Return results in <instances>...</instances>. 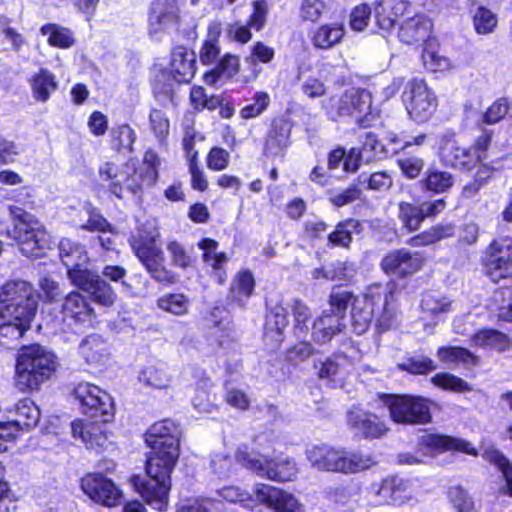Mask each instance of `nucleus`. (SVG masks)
<instances>
[{
    "mask_svg": "<svg viewBox=\"0 0 512 512\" xmlns=\"http://www.w3.org/2000/svg\"><path fill=\"white\" fill-rule=\"evenodd\" d=\"M179 427L169 419L154 423L146 434V443L152 449L146 465L148 479L133 476L135 490L147 504L158 511L168 505L171 487L170 475L179 457Z\"/></svg>",
    "mask_w": 512,
    "mask_h": 512,
    "instance_id": "f257e3e1",
    "label": "nucleus"
},
{
    "mask_svg": "<svg viewBox=\"0 0 512 512\" xmlns=\"http://www.w3.org/2000/svg\"><path fill=\"white\" fill-rule=\"evenodd\" d=\"M38 307V295L26 281L12 280L0 289V335L20 339L30 328Z\"/></svg>",
    "mask_w": 512,
    "mask_h": 512,
    "instance_id": "f03ea898",
    "label": "nucleus"
},
{
    "mask_svg": "<svg viewBox=\"0 0 512 512\" xmlns=\"http://www.w3.org/2000/svg\"><path fill=\"white\" fill-rule=\"evenodd\" d=\"M160 159L152 151L144 154L143 165L136 168L127 162L121 167L113 162H105L99 166L98 176L103 187L107 188L117 198H122L124 191L133 194L141 191L144 186H152L158 178Z\"/></svg>",
    "mask_w": 512,
    "mask_h": 512,
    "instance_id": "7ed1b4c3",
    "label": "nucleus"
},
{
    "mask_svg": "<svg viewBox=\"0 0 512 512\" xmlns=\"http://www.w3.org/2000/svg\"><path fill=\"white\" fill-rule=\"evenodd\" d=\"M393 300V286L373 285L362 299L354 300L351 310L352 325L357 334L364 333L374 316L381 327L388 329L396 316L391 305Z\"/></svg>",
    "mask_w": 512,
    "mask_h": 512,
    "instance_id": "20e7f679",
    "label": "nucleus"
},
{
    "mask_svg": "<svg viewBox=\"0 0 512 512\" xmlns=\"http://www.w3.org/2000/svg\"><path fill=\"white\" fill-rule=\"evenodd\" d=\"M56 368L55 355L40 345L24 347L17 358L14 385L23 393L36 391Z\"/></svg>",
    "mask_w": 512,
    "mask_h": 512,
    "instance_id": "39448f33",
    "label": "nucleus"
},
{
    "mask_svg": "<svg viewBox=\"0 0 512 512\" xmlns=\"http://www.w3.org/2000/svg\"><path fill=\"white\" fill-rule=\"evenodd\" d=\"M311 466L319 471L354 474L374 465L371 455L357 451H347L327 444L313 445L306 450Z\"/></svg>",
    "mask_w": 512,
    "mask_h": 512,
    "instance_id": "423d86ee",
    "label": "nucleus"
},
{
    "mask_svg": "<svg viewBox=\"0 0 512 512\" xmlns=\"http://www.w3.org/2000/svg\"><path fill=\"white\" fill-rule=\"evenodd\" d=\"M9 216L13 222V229L7 235L15 240L23 255L27 257H41L50 246V235L40 225L38 220L19 206L8 207Z\"/></svg>",
    "mask_w": 512,
    "mask_h": 512,
    "instance_id": "0eeeda50",
    "label": "nucleus"
},
{
    "mask_svg": "<svg viewBox=\"0 0 512 512\" xmlns=\"http://www.w3.org/2000/svg\"><path fill=\"white\" fill-rule=\"evenodd\" d=\"M159 233L139 232L131 237L130 245L147 272L159 282H173V274L163 265L164 252L157 243Z\"/></svg>",
    "mask_w": 512,
    "mask_h": 512,
    "instance_id": "6e6552de",
    "label": "nucleus"
},
{
    "mask_svg": "<svg viewBox=\"0 0 512 512\" xmlns=\"http://www.w3.org/2000/svg\"><path fill=\"white\" fill-rule=\"evenodd\" d=\"M236 460L247 469L272 480L289 481L298 473L295 461L282 455L260 457L258 454L239 449Z\"/></svg>",
    "mask_w": 512,
    "mask_h": 512,
    "instance_id": "1a4fd4ad",
    "label": "nucleus"
},
{
    "mask_svg": "<svg viewBox=\"0 0 512 512\" xmlns=\"http://www.w3.org/2000/svg\"><path fill=\"white\" fill-rule=\"evenodd\" d=\"M372 97L362 88H349L322 101V107L331 119L349 116L359 118L370 113Z\"/></svg>",
    "mask_w": 512,
    "mask_h": 512,
    "instance_id": "9d476101",
    "label": "nucleus"
},
{
    "mask_svg": "<svg viewBox=\"0 0 512 512\" xmlns=\"http://www.w3.org/2000/svg\"><path fill=\"white\" fill-rule=\"evenodd\" d=\"M391 419L399 424H424L431 420L427 400L411 395H383Z\"/></svg>",
    "mask_w": 512,
    "mask_h": 512,
    "instance_id": "9b49d317",
    "label": "nucleus"
},
{
    "mask_svg": "<svg viewBox=\"0 0 512 512\" xmlns=\"http://www.w3.org/2000/svg\"><path fill=\"white\" fill-rule=\"evenodd\" d=\"M74 396L84 415L99 419L102 423H108L114 418L113 399L100 387L90 383H80L74 389Z\"/></svg>",
    "mask_w": 512,
    "mask_h": 512,
    "instance_id": "f8f14e48",
    "label": "nucleus"
},
{
    "mask_svg": "<svg viewBox=\"0 0 512 512\" xmlns=\"http://www.w3.org/2000/svg\"><path fill=\"white\" fill-rule=\"evenodd\" d=\"M402 97L408 114L416 122L428 121L437 110V97L424 80L409 81Z\"/></svg>",
    "mask_w": 512,
    "mask_h": 512,
    "instance_id": "ddd939ff",
    "label": "nucleus"
},
{
    "mask_svg": "<svg viewBox=\"0 0 512 512\" xmlns=\"http://www.w3.org/2000/svg\"><path fill=\"white\" fill-rule=\"evenodd\" d=\"M440 160L446 166L470 170L476 164V158L470 149L461 147L452 132L438 136Z\"/></svg>",
    "mask_w": 512,
    "mask_h": 512,
    "instance_id": "4468645a",
    "label": "nucleus"
},
{
    "mask_svg": "<svg viewBox=\"0 0 512 512\" xmlns=\"http://www.w3.org/2000/svg\"><path fill=\"white\" fill-rule=\"evenodd\" d=\"M81 488L90 499L102 505L113 507L120 503V490L100 473L88 474L82 478Z\"/></svg>",
    "mask_w": 512,
    "mask_h": 512,
    "instance_id": "2eb2a0df",
    "label": "nucleus"
},
{
    "mask_svg": "<svg viewBox=\"0 0 512 512\" xmlns=\"http://www.w3.org/2000/svg\"><path fill=\"white\" fill-rule=\"evenodd\" d=\"M424 263L425 256L421 252L398 249L383 257L381 268L388 275L405 277L419 271Z\"/></svg>",
    "mask_w": 512,
    "mask_h": 512,
    "instance_id": "dca6fc26",
    "label": "nucleus"
},
{
    "mask_svg": "<svg viewBox=\"0 0 512 512\" xmlns=\"http://www.w3.org/2000/svg\"><path fill=\"white\" fill-rule=\"evenodd\" d=\"M255 494L259 502L275 512H305L304 506L292 494L281 489L261 484L256 486Z\"/></svg>",
    "mask_w": 512,
    "mask_h": 512,
    "instance_id": "f3484780",
    "label": "nucleus"
},
{
    "mask_svg": "<svg viewBox=\"0 0 512 512\" xmlns=\"http://www.w3.org/2000/svg\"><path fill=\"white\" fill-rule=\"evenodd\" d=\"M489 273L493 280L512 278V240L499 238L490 245Z\"/></svg>",
    "mask_w": 512,
    "mask_h": 512,
    "instance_id": "a211bd4d",
    "label": "nucleus"
},
{
    "mask_svg": "<svg viewBox=\"0 0 512 512\" xmlns=\"http://www.w3.org/2000/svg\"><path fill=\"white\" fill-rule=\"evenodd\" d=\"M347 422L352 429L365 438H379L388 431V427L378 416L358 407H354L348 412Z\"/></svg>",
    "mask_w": 512,
    "mask_h": 512,
    "instance_id": "6ab92c4d",
    "label": "nucleus"
},
{
    "mask_svg": "<svg viewBox=\"0 0 512 512\" xmlns=\"http://www.w3.org/2000/svg\"><path fill=\"white\" fill-rule=\"evenodd\" d=\"M104 424L99 419L95 421L75 420L71 422V434L88 448L103 447L107 442Z\"/></svg>",
    "mask_w": 512,
    "mask_h": 512,
    "instance_id": "aec40b11",
    "label": "nucleus"
},
{
    "mask_svg": "<svg viewBox=\"0 0 512 512\" xmlns=\"http://www.w3.org/2000/svg\"><path fill=\"white\" fill-rule=\"evenodd\" d=\"M61 313L63 320L71 326L76 323L90 322L94 315V310L87 299L79 292L69 293L63 301Z\"/></svg>",
    "mask_w": 512,
    "mask_h": 512,
    "instance_id": "412c9836",
    "label": "nucleus"
},
{
    "mask_svg": "<svg viewBox=\"0 0 512 512\" xmlns=\"http://www.w3.org/2000/svg\"><path fill=\"white\" fill-rule=\"evenodd\" d=\"M408 6L405 0H377L374 4V16L379 28L391 30L405 14Z\"/></svg>",
    "mask_w": 512,
    "mask_h": 512,
    "instance_id": "4be33fe9",
    "label": "nucleus"
},
{
    "mask_svg": "<svg viewBox=\"0 0 512 512\" xmlns=\"http://www.w3.org/2000/svg\"><path fill=\"white\" fill-rule=\"evenodd\" d=\"M343 317L333 312L324 311L313 323L312 340L317 344L328 343L335 335L345 328Z\"/></svg>",
    "mask_w": 512,
    "mask_h": 512,
    "instance_id": "5701e85b",
    "label": "nucleus"
},
{
    "mask_svg": "<svg viewBox=\"0 0 512 512\" xmlns=\"http://www.w3.org/2000/svg\"><path fill=\"white\" fill-rule=\"evenodd\" d=\"M291 126L284 120L274 121L268 133L264 154L267 157H277L284 154L289 144Z\"/></svg>",
    "mask_w": 512,
    "mask_h": 512,
    "instance_id": "b1692460",
    "label": "nucleus"
},
{
    "mask_svg": "<svg viewBox=\"0 0 512 512\" xmlns=\"http://www.w3.org/2000/svg\"><path fill=\"white\" fill-rule=\"evenodd\" d=\"M408 482L398 476H389L382 480L376 493L387 503L402 505L410 499Z\"/></svg>",
    "mask_w": 512,
    "mask_h": 512,
    "instance_id": "393cba45",
    "label": "nucleus"
},
{
    "mask_svg": "<svg viewBox=\"0 0 512 512\" xmlns=\"http://www.w3.org/2000/svg\"><path fill=\"white\" fill-rule=\"evenodd\" d=\"M421 444L437 451L455 450L469 455H477V450L464 439L439 434H427L421 438Z\"/></svg>",
    "mask_w": 512,
    "mask_h": 512,
    "instance_id": "a878e982",
    "label": "nucleus"
},
{
    "mask_svg": "<svg viewBox=\"0 0 512 512\" xmlns=\"http://www.w3.org/2000/svg\"><path fill=\"white\" fill-rule=\"evenodd\" d=\"M177 21L178 13L174 5H155L149 18L150 36L159 39L160 34L167 31L170 27H173Z\"/></svg>",
    "mask_w": 512,
    "mask_h": 512,
    "instance_id": "bb28decb",
    "label": "nucleus"
},
{
    "mask_svg": "<svg viewBox=\"0 0 512 512\" xmlns=\"http://www.w3.org/2000/svg\"><path fill=\"white\" fill-rule=\"evenodd\" d=\"M59 256L67 271L89 264L85 247L69 238H63L59 242Z\"/></svg>",
    "mask_w": 512,
    "mask_h": 512,
    "instance_id": "cd10ccee",
    "label": "nucleus"
},
{
    "mask_svg": "<svg viewBox=\"0 0 512 512\" xmlns=\"http://www.w3.org/2000/svg\"><path fill=\"white\" fill-rule=\"evenodd\" d=\"M431 28L432 23L427 17L416 15L401 25L399 38L407 44L423 41L429 37Z\"/></svg>",
    "mask_w": 512,
    "mask_h": 512,
    "instance_id": "c85d7f7f",
    "label": "nucleus"
},
{
    "mask_svg": "<svg viewBox=\"0 0 512 512\" xmlns=\"http://www.w3.org/2000/svg\"><path fill=\"white\" fill-rule=\"evenodd\" d=\"M79 353L90 365L104 364L109 357L107 343L97 334L89 335L81 341Z\"/></svg>",
    "mask_w": 512,
    "mask_h": 512,
    "instance_id": "c756f323",
    "label": "nucleus"
},
{
    "mask_svg": "<svg viewBox=\"0 0 512 512\" xmlns=\"http://www.w3.org/2000/svg\"><path fill=\"white\" fill-rule=\"evenodd\" d=\"M15 413L16 419L8 423L13 424L16 433L22 429L35 427L40 420V410L29 398H24L16 404Z\"/></svg>",
    "mask_w": 512,
    "mask_h": 512,
    "instance_id": "7c9ffc66",
    "label": "nucleus"
},
{
    "mask_svg": "<svg viewBox=\"0 0 512 512\" xmlns=\"http://www.w3.org/2000/svg\"><path fill=\"white\" fill-rule=\"evenodd\" d=\"M254 288L255 279L253 274L249 270H241L231 282L228 299L242 306L252 295Z\"/></svg>",
    "mask_w": 512,
    "mask_h": 512,
    "instance_id": "2f4dec72",
    "label": "nucleus"
},
{
    "mask_svg": "<svg viewBox=\"0 0 512 512\" xmlns=\"http://www.w3.org/2000/svg\"><path fill=\"white\" fill-rule=\"evenodd\" d=\"M483 457L489 463L495 465L502 473L504 484L499 487V493L512 497V464L502 452L495 448L484 451Z\"/></svg>",
    "mask_w": 512,
    "mask_h": 512,
    "instance_id": "473e14b6",
    "label": "nucleus"
},
{
    "mask_svg": "<svg viewBox=\"0 0 512 512\" xmlns=\"http://www.w3.org/2000/svg\"><path fill=\"white\" fill-rule=\"evenodd\" d=\"M437 357L442 362L463 364L464 366H475L479 363L478 356L460 346L440 347L437 351Z\"/></svg>",
    "mask_w": 512,
    "mask_h": 512,
    "instance_id": "72a5a7b5",
    "label": "nucleus"
},
{
    "mask_svg": "<svg viewBox=\"0 0 512 512\" xmlns=\"http://www.w3.org/2000/svg\"><path fill=\"white\" fill-rule=\"evenodd\" d=\"M348 357L342 353L332 354L324 361L314 362V369L320 379H332L338 373L350 366Z\"/></svg>",
    "mask_w": 512,
    "mask_h": 512,
    "instance_id": "f704fd0d",
    "label": "nucleus"
},
{
    "mask_svg": "<svg viewBox=\"0 0 512 512\" xmlns=\"http://www.w3.org/2000/svg\"><path fill=\"white\" fill-rule=\"evenodd\" d=\"M453 234L454 226L452 224H439L410 238L407 243L412 247L426 246L451 237Z\"/></svg>",
    "mask_w": 512,
    "mask_h": 512,
    "instance_id": "c9c22d12",
    "label": "nucleus"
},
{
    "mask_svg": "<svg viewBox=\"0 0 512 512\" xmlns=\"http://www.w3.org/2000/svg\"><path fill=\"white\" fill-rule=\"evenodd\" d=\"M490 308L505 321H512V286L496 289L491 297Z\"/></svg>",
    "mask_w": 512,
    "mask_h": 512,
    "instance_id": "e433bc0d",
    "label": "nucleus"
},
{
    "mask_svg": "<svg viewBox=\"0 0 512 512\" xmlns=\"http://www.w3.org/2000/svg\"><path fill=\"white\" fill-rule=\"evenodd\" d=\"M288 325L287 311L282 306H275L266 316L265 336L280 342L282 332Z\"/></svg>",
    "mask_w": 512,
    "mask_h": 512,
    "instance_id": "4c0bfd02",
    "label": "nucleus"
},
{
    "mask_svg": "<svg viewBox=\"0 0 512 512\" xmlns=\"http://www.w3.org/2000/svg\"><path fill=\"white\" fill-rule=\"evenodd\" d=\"M30 83L33 97L41 102H46L57 89V82L54 76L44 69L35 75Z\"/></svg>",
    "mask_w": 512,
    "mask_h": 512,
    "instance_id": "58836bf2",
    "label": "nucleus"
},
{
    "mask_svg": "<svg viewBox=\"0 0 512 512\" xmlns=\"http://www.w3.org/2000/svg\"><path fill=\"white\" fill-rule=\"evenodd\" d=\"M42 35L47 36L49 45L58 48H69L74 44L73 33L58 24H46L40 28Z\"/></svg>",
    "mask_w": 512,
    "mask_h": 512,
    "instance_id": "ea45409f",
    "label": "nucleus"
},
{
    "mask_svg": "<svg viewBox=\"0 0 512 512\" xmlns=\"http://www.w3.org/2000/svg\"><path fill=\"white\" fill-rule=\"evenodd\" d=\"M344 36V27L340 24L323 25L316 31L313 42L318 48L328 49L337 44Z\"/></svg>",
    "mask_w": 512,
    "mask_h": 512,
    "instance_id": "a19ab883",
    "label": "nucleus"
},
{
    "mask_svg": "<svg viewBox=\"0 0 512 512\" xmlns=\"http://www.w3.org/2000/svg\"><path fill=\"white\" fill-rule=\"evenodd\" d=\"M454 180L451 173L437 169H428L425 178L422 180L423 186L435 193H444L453 186Z\"/></svg>",
    "mask_w": 512,
    "mask_h": 512,
    "instance_id": "79ce46f5",
    "label": "nucleus"
},
{
    "mask_svg": "<svg viewBox=\"0 0 512 512\" xmlns=\"http://www.w3.org/2000/svg\"><path fill=\"white\" fill-rule=\"evenodd\" d=\"M139 380L144 385L155 389H166L171 383L167 370L157 366L145 367L139 374Z\"/></svg>",
    "mask_w": 512,
    "mask_h": 512,
    "instance_id": "37998d69",
    "label": "nucleus"
},
{
    "mask_svg": "<svg viewBox=\"0 0 512 512\" xmlns=\"http://www.w3.org/2000/svg\"><path fill=\"white\" fill-rule=\"evenodd\" d=\"M362 190L357 182H353L345 189H331L328 191L329 202L335 207H343L361 198Z\"/></svg>",
    "mask_w": 512,
    "mask_h": 512,
    "instance_id": "c03bdc74",
    "label": "nucleus"
},
{
    "mask_svg": "<svg viewBox=\"0 0 512 512\" xmlns=\"http://www.w3.org/2000/svg\"><path fill=\"white\" fill-rule=\"evenodd\" d=\"M92 301L102 306H112L117 298L115 291L101 276L95 280L91 288L86 292Z\"/></svg>",
    "mask_w": 512,
    "mask_h": 512,
    "instance_id": "a18cd8bd",
    "label": "nucleus"
},
{
    "mask_svg": "<svg viewBox=\"0 0 512 512\" xmlns=\"http://www.w3.org/2000/svg\"><path fill=\"white\" fill-rule=\"evenodd\" d=\"M398 218L403 227L409 232L418 230L423 222L420 206L407 202L399 204Z\"/></svg>",
    "mask_w": 512,
    "mask_h": 512,
    "instance_id": "49530a36",
    "label": "nucleus"
},
{
    "mask_svg": "<svg viewBox=\"0 0 512 512\" xmlns=\"http://www.w3.org/2000/svg\"><path fill=\"white\" fill-rule=\"evenodd\" d=\"M472 342L479 347L504 349L507 345V337L494 329H482L472 336Z\"/></svg>",
    "mask_w": 512,
    "mask_h": 512,
    "instance_id": "de8ad7c7",
    "label": "nucleus"
},
{
    "mask_svg": "<svg viewBox=\"0 0 512 512\" xmlns=\"http://www.w3.org/2000/svg\"><path fill=\"white\" fill-rule=\"evenodd\" d=\"M358 225V221L353 219L339 223L328 235L329 242L334 246L348 247L352 242V233Z\"/></svg>",
    "mask_w": 512,
    "mask_h": 512,
    "instance_id": "09e8293b",
    "label": "nucleus"
},
{
    "mask_svg": "<svg viewBox=\"0 0 512 512\" xmlns=\"http://www.w3.org/2000/svg\"><path fill=\"white\" fill-rule=\"evenodd\" d=\"M158 307L174 315H183L188 311L189 300L184 294H165L158 299Z\"/></svg>",
    "mask_w": 512,
    "mask_h": 512,
    "instance_id": "8fccbe9b",
    "label": "nucleus"
},
{
    "mask_svg": "<svg viewBox=\"0 0 512 512\" xmlns=\"http://www.w3.org/2000/svg\"><path fill=\"white\" fill-rule=\"evenodd\" d=\"M448 498L456 512H477L473 498L460 486L450 487Z\"/></svg>",
    "mask_w": 512,
    "mask_h": 512,
    "instance_id": "3c124183",
    "label": "nucleus"
},
{
    "mask_svg": "<svg viewBox=\"0 0 512 512\" xmlns=\"http://www.w3.org/2000/svg\"><path fill=\"white\" fill-rule=\"evenodd\" d=\"M183 130L182 145L187 161L198 159L199 153L195 149V143L196 141H203L204 137L195 130L193 121L185 120L183 122Z\"/></svg>",
    "mask_w": 512,
    "mask_h": 512,
    "instance_id": "603ef678",
    "label": "nucleus"
},
{
    "mask_svg": "<svg viewBox=\"0 0 512 512\" xmlns=\"http://www.w3.org/2000/svg\"><path fill=\"white\" fill-rule=\"evenodd\" d=\"M70 282L79 289L87 292L100 276L97 272L88 268V265L67 271Z\"/></svg>",
    "mask_w": 512,
    "mask_h": 512,
    "instance_id": "864d4df0",
    "label": "nucleus"
},
{
    "mask_svg": "<svg viewBox=\"0 0 512 512\" xmlns=\"http://www.w3.org/2000/svg\"><path fill=\"white\" fill-rule=\"evenodd\" d=\"M510 102L505 97L496 99L482 114V123L494 125L500 122L509 113Z\"/></svg>",
    "mask_w": 512,
    "mask_h": 512,
    "instance_id": "5fc2aeb1",
    "label": "nucleus"
},
{
    "mask_svg": "<svg viewBox=\"0 0 512 512\" xmlns=\"http://www.w3.org/2000/svg\"><path fill=\"white\" fill-rule=\"evenodd\" d=\"M421 307L425 313L439 316L451 310V301L446 297L427 293L421 300Z\"/></svg>",
    "mask_w": 512,
    "mask_h": 512,
    "instance_id": "6e6d98bb",
    "label": "nucleus"
},
{
    "mask_svg": "<svg viewBox=\"0 0 512 512\" xmlns=\"http://www.w3.org/2000/svg\"><path fill=\"white\" fill-rule=\"evenodd\" d=\"M294 318V330L298 337L306 335L308 331L307 322L310 320L311 311L302 301L295 299L291 306Z\"/></svg>",
    "mask_w": 512,
    "mask_h": 512,
    "instance_id": "4d7b16f0",
    "label": "nucleus"
},
{
    "mask_svg": "<svg viewBox=\"0 0 512 512\" xmlns=\"http://www.w3.org/2000/svg\"><path fill=\"white\" fill-rule=\"evenodd\" d=\"M112 143L118 152L132 151L136 135L134 130L127 124L121 125L112 130Z\"/></svg>",
    "mask_w": 512,
    "mask_h": 512,
    "instance_id": "13d9d810",
    "label": "nucleus"
},
{
    "mask_svg": "<svg viewBox=\"0 0 512 512\" xmlns=\"http://www.w3.org/2000/svg\"><path fill=\"white\" fill-rule=\"evenodd\" d=\"M357 182L359 183L360 187L367 184L368 189L384 191L391 187L392 178L388 173L384 171L375 172L370 175L362 173L358 176Z\"/></svg>",
    "mask_w": 512,
    "mask_h": 512,
    "instance_id": "bf43d9fd",
    "label": "nucleus"
},
{
    "mask_svg": "<svg viewBox=\"0 0 512 512\" xmlns=\"http://www.w3.org/2000/svg\"><path fill=\"white\" fill-rule=\"evenodd\" d=\"M200 60L202 64H229L231 60H236L233 55H220V49L213 41L206 40L200 51Z\"/></svg>",
    "mask_w": 512,
    "mask_h": 512,
    "instance_id": "052dcab7",
    "label": "nucleus"
},
{
    "mask_svg": "<svg viewBox=\"0 0 512 512\" xmlns=\"http://www.w3.org/2000/svg\"><path fill=\"white\" fill-rule=\"evenodd\" d=\"M474 27L479 34L491 33L497 25V16L485 7H478L473 17Z\"/></svg>",
    "mask_w": 512,
    "mask_h": 512,
    "instance_id": "680f3d73",
    "label": "nucleus"
},
{
    "mask_svg": "<svg viewBox=\"0 0 512 512\" xmlns=\"http://www.w3.org/2000/svg\"><path fill=\"white\" fill-rule=\"evenodd\" d=\"M199 248L204 251L203 259L214 269H220L222 264L227 261L225 253H217L218 243L210 238L203 239L199 244Z\"/></svg>",
    "mask_w": 512,
    "mask_h": 512,
    "instance_id": "e2e57ef3",
    "label": "nucleus"
},
{
    "mask_svg": "<svg viewBox=\"0 0 512 512\" xmlns=\"http://www.w3.org/2000/svg\"><path fill=\"white\" fill-rule=\"evenodd\" d=\"M398 367L411 374H425L437 368L434 361L426 356L411 357L399 363Z\"/></svg>",
    "mask_w": 512,
    "mask_h": 512,
    "instance_id": "0e129e2a",
    "label": "nucleus"
},
{
    "mask_svg": "<svg viewBox=\"0 0 512 512\" xmlns=\"http://www.w3.org/2000/svg\"><path fill=\"white\" fill-rule=\"evenodd\" d=\"M432 383L443 389H449L455 392L470 391L471 387L463 379L449 374V373H438L432 377Z\"/></svg>",
    "mask_w": 512,
    "mask_h": 512,
    "instance_id": "69168bd1",
    "label": "nucleus"
},
{
    "mask_svg": "<svg viewBox=\"0 0 512 512\" xmlns=\"http://www.w3.org/2000/svg\"><path fill=\"white\" fill-rule=\"evenodd\" d=\"M316 353V349L310 342L302 341L290 347L286 352V360L292 365L305 362Z\"/></svg>",
    "mask_w": 512,
    "mask_h": 512,
    "instance_id": "338daca9",
    "label": "nucleus"
},
{
    "mask_svg": "<svg viewBox=\"0 0 512 512\" xmlns=\"http://www.w3.org/2000/svg\"><path fill=\"white\" fill-rule=\"evenodd\" d=\"M354 300H357V298L349 291L341 290L332 292L329 299L331 312L339 314V316L344 318L347 308L350 305L353 307Z\"/></svg>",
    "mask_w": 512,
    "mask_h": 512,
    "instance_id": "774afa93",
    "label": "nucleus"
}]
</instances>
